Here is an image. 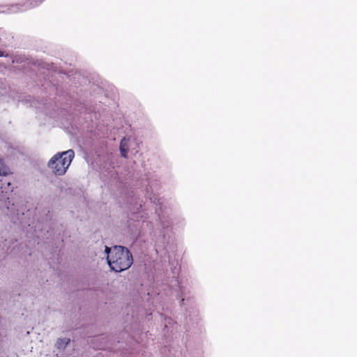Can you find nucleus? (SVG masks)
Here are the masks:
<instances>
[{"instance_id":"obj_5","label":"nucleus","mask_w":357,"mask_h":357,"mask_svg":"<svg viewBox=\"0 0 357 357\" xmlns=\"http://www.w3.org/2000/svg\"><path fill=\"white\" fill-rule=\"evenodd\" d=\"M120 151H121V154L123 157L124 158H126L127 157V153H128V149L127 147V143H126V141L125 139H123L121 141V144H120Z\"/></svg>"},{"instance_id":"obj_4","label":"nucleus","mask_w":357,"mask_h":357,"mask_svg":"<svg viewBox=\"0 0 357 357\" xmlns=\"http://www.w3.org/2000/svg\"><path fill=\"white\" fill-rule=\"evenodd\" d=\"M11 174L10 169L7 167L3 160L0 158V176H7Z\"/></svg>"},{"instance_id":"obj_6","label":"nucleus","mask_w":357,"mask_h":357,"mask_svg":"<svg viewBox=\"0 0 357 357\" xmlns=\"http://www.w3.org/2000/svg\"><path fill=\"white\" fill-rule=\"evenodd\" d=\"M68 341L69 340H68V341H66L65 343L67 344L68 343Z\"/></svg>"},{"instance_id":"obj_3","label":"nucleus","mask_w":357,"mask_h":357,"mask_svg":"<svg viewBox=\"0 0 357 357\" xmlns=\"http://www.w3.org/2000/svg\"><path fill=\"white\" fill-rule=\"evenodd\" d=\"M13 189V185L8 179L3 178L0 179V193L12 192Z\"/></svg>"},{"instance_id":"obj_2","label":"nucleus","mask_w":357,"mask_h":357,"mask_svg":"<svg viewBox=\"0 0 357 357\" xmlns=\"http://www.w3.org/2000/svg\"><path fill=\"white\" fill-rule=\"evenodd\" d=\"M74 156V151L71 149L58 153L49 160L48 167L55 175L62 176L66 172Z\"/></svg>"},{"instance_id":"obj_1","label":"nucleus","mask_w":357,"mask_h":357,"mask_svg":"<svg viewBox=\"0 0 357 357\" xmlns=\"http://www.w3.org/2000/svg\"><path fill=\"white\" fill-rule=\"evenodd\" d=\"M107 253V261L112 270L121 272L129 268L133 263L132 254L125 247L114 246L112 248L105 247Z\"/></svg>"}]
</instances>
